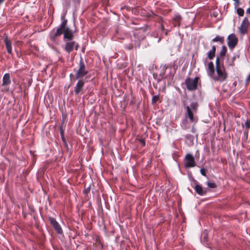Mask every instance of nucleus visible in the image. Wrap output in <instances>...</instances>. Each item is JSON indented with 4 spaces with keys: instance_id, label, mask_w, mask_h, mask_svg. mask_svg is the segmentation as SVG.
<instances>
[{
    "instance_id": "obj_1",
    "label": "nucleus",
    "mask_w": 250,
    "mask_h": 250,
    "mask_svg": "<svg viewBox=\"0 0 250 250\" xmlns=\"http://www.w3.org/2000/svg\"><path fill=\"white\" fill-rule=\"evenodd\" d=\"M62 21L59 26L54 28L49 34L50 40L55 42L62 35H63V40L68 41L65 42L64 49L68 53L71 52L74 49L77 50L79 45L75 41H72L74 35L72 30L67 25V20L64 18V16L62 17Z\"/></svg>"
},
{
    "instance_id": "obj_2",
    "label": "nucleus",
    "mask_w": 250,
    "mask_h": 250,
    "mask_svg": "<svg viewBox=\"0 0 250 250\" xmlns=\"http://www.w3.org/2000/svg\"><path fill=\"white\" fill-rule=\"evenodd\" d=\"M186 112L185 114V117L188 118L190 122L197 121L198 118L195 114L197 113L198 104L196 102H192L190 104V106H184Z\"/></svg>"
},
{
    "instance_id": "obj_3",
    "label": "nucleus",
    "mask_w": 250,
    "mask_h": 250,
    "mask_svg": "<svg viewBox=\"0 0 250 250\" xmlns=\"http://www.w3.org/2000/svg\"><path fill=\"white\" fill-rule=\"evenodd\" d=\"M78 67V69L76 71L74 80L81 79V78L86 75L88 73V70L86 69V66L82 58L80 59Z\"/></svg>"
},
{
    "instance_id": "obj_4",
    "label": "nucleus",
    "mask_w": 250,
    "mask_h": 250,
    "mask_svg": "<svg viewBox=\"0 0 250 250\" xmlns=\"http://www.w3.org/2000/svg\"><path fill=\"white\" fill-rule=\"evenodd\" d=\"M216 71L217 75L213 74V76L210 77L214 81L223 82L227 79L228 74L223 65L222 68H216Z\"/></svg>"
},
{
    "instance_id": "obj_5",
    "label": "nucleus",
    "mask_w": 250,
    "mask_h": 250,
    "mask_svg": "<svg viewBox=\"0 0 250 250\" xmlns=\"http://www.w3.org/2000/svg\"><path fill=\"white\" fill-rule=\"evenodd\" d=\"M199 78L196 77L194 79L188 78L185 80V84L188 91H194L197 89Z\"/></svg>"
},
{
    "instance_id": "obj_6",
    "label": "nucleus",
    "mask_w": 250,
    "mask_h": 250,
    "mask_svg": "<svg viewBox=\"0 0 250 250\" xmlns=\"http://www.w3.org/2000/svg\"><path fill=\"white\" fill-rule=\"evenodd\" d=\"M184 166L186 168L194 167L196 165L195 159L190 154H187L184 160Z\"/></svg>"
},
{
    "instance_id": "obj_7",
    "label": "nucleus",
    "mask_w": 250,
    "mask_h": 250,
    "mask_svg": "<svg viewBox=\"0 0 250 250\" xmlns=\"http://www.w3.org/2000/svg\"><path fill=\"white\" fill-rule=\"evenodd\" d=\"M48 220L57 233L58 234H62L63 233V230L61 225L56 221L55 218L52 217H49Z\"/></svg>"
},
{
    "instance_id": "obj_8",
    "label": "nucleus",
    "mask_w": 250,
    "mask_h": 250,
    "mask_svg": "<svg viewBox=\"0 0 250 250\" xmlns=\"http://www.w3.org/2000/svg\"><path fill=\"white\" fill-rule=\"evenodd\" d=\"M228 45L230 49H233L238 43V39L234 34H231L228 37Z\"/></svg>"
},
{
    "instance_id": "obj_9",
    "label": "nucleus",
    "mask_w": 250,
    "mask_h": 250,
    "mask_svg": "<svg viewBox=\"0 0 250 250\" xmlns=\"http://www.w3.org/2000/svg\"><path fill=\"white\" fill-rule=\"evenodd\" d=\"M250 22L248 18L245 17L241 24L240 27H239V31L240 33L242 35H245L247 33L248 27L250 25Z\"/></svg>"
},
{
    "instance_id": "obj_10",
    "label": "nucleus",
    "mask_w": 250,
    "mask_h": 250,
    "mask_svg": "<svg viewBox=\"0 0 250 250\" xmlns=\"http://www.w3.org/2000/svg\"><path fill=\"white\" fill-rule=\"evenodd\" d=\"M11 83L10 76L9 73L5 74L2 78V86L5 87V90L8 91L9 88V85Z\"/></svg>"
},
{
    "instance_id": "obj_11",
    "label": "nucleus",
    "mask_w": 250,
    "mask_h": 250,
    "mask_svg": "<svg viewBox=\"0 0 250 250\" xmlns=\"http://www.w3.org/2000/svg\"><path fill=\"white\" fill-rule=\"evenodd\" d=\"M85 82L83 79H79L76 86L74 87V92L76 95H79L83 88Z\"/></svg>"
},
{
    "instance_id": "obj_12",
    "label": "nucleus",
    "mask_w": 250,
    "mask_h": 250,
    "mask_svg": "<svg viewBox=\"0 0 250 250\" xmlns=\"http://www.w3.org/2000/svg\"><path fill=\"white\" fill-rule=\"evenodd\" d=\"M182 19L181 15L178 14H175L171 20V23L174 27H180Z\"/></svg>"
},
{
    "instance_id": "obj_13",
    "label": "nucleus",
    "mask_w": 250,
    "mask_h": 250,
    "mask_svg": "<svg viewBox=\"0 0 250 250\" xmlns=\"http://www.w3.org/2000/svg\"><path fill=\"white\" fill-rule=\"evenodd\" d=\"M194 189L198 194L201 196L206 195L208 192L207 189H204L202 186L199 184H196L194 186Z\"/></svg>"
},
{
    "instance_id": "obj_14",
    "label": "nucleus",
    "mask_w": 250,
    "mask_h": 250,
    "mask_svg": "<svg viewBox=\"0 0 250 250\" xmlns=\"http://www.w3.org/2000/svg\"><path fill=\"white\" fill-rule=\"evenodd\" d=\"M4 42L5 45V47L7 50V52L12 54V43L10 39L8 38V37H6L4 39Z\"/></svg>"
},
{
    "instance_id": "obj_15",
    "label": "nucleus",
    "mask_w": 250,
    "mask_h": 250,
    "mask_svg": "<svg viewBox=\"0 0 250 250\" xmlns=\"http://www.w3.org/2000/svg\"><path fill=\"white\" fill-rule=\"evenodd\" d=\"M207 72L208 75L210 77L213 76L215 73V69L214 64L212 62H209L208 63Z\"/></svg>"
},
{
    "instance_id": "obj_16",
    "label": "nucleus",
    "mask_w": 250,
    "mask_h": 250,
    "mask_svg": "<svg viewBox=\"0 0 250 250\" xmlns=\"http://www.w3.org/2000/svg\"><path fill=\"white\" fill-rule=\"evenodd\" d=\"M216 47L215 45L212 46V48L208 52V57L210 60H212L215 55Z\"/></svg>"
},
{
    "instance_id": "obj_17",
    "label": "nucleus",
    "mask_w": 250,
    "mask_h": 250,
    "mask_svg": "<svg viewBox=\"0 0 250 250\" xmlns=\"http://www.w3.org/2000/svg\"><path fill=\"white\" fill-rule=\"evenodd\" d=\"M212 42H219L221 44H223L225 42L224 37L220 36H216L215 38L212 40Z\"/></svg>"
},
{
    "instance_id": "obj_18",
    "label": "nucleus",
    "mask_w": 250,
    "mask_h": 250,
    "mask_svg": "<svg viewBox=\"0 0 250 250\" xmlns=\"http://www.w3.org/2000/svg\"><path fill=\"white\" fill-rule=\"evenodd\" d=\"M227 51V48L226 46L223 45L222 47V49L220 52V56L221 58H223L226 55V54Z\"/></svg>"
},
{
    "instance_id": "obj_19",
    "label": "nucleus",
    "mask_w": 250,
    "mask_h": 250,
    "mask_svg": "<svg viewBox=\"0 0 250 250\" xmlns=\"http://www.w3.org/2000/svg\"><path fill=\"white\" fill-rule=\"evenodd\" d=\"M237 14L238 16L242 17L244 15V10L242 8H238L236 10Z\"/></svg>"
},
{
    "instance_id": "obj_20",
    "label": "nucleus",
    "mask_w": 250,
    "mask_h": 250,
    "mask_svg": "<svg viewBox=\"0 0 250 250\" xmlns=\"http://www.w3.org/2000/svg\"><path fill=\"white\" fill-rule=\"evenodd\" d=\"M208 187L210 188H215L217 187V186L215 183L208 182L207 183Z\"/></svg>"
},
{
    "instance_id": "obj_21",
    "label": "nucleus",
    "mask_w": 250,
    "mask_h": 250,
    "mask_svg": "<svg viewBox=\"0 0 250 250\" xmlns=\"http://www.w3.org/2000/svg\"><path fill=\"white\" fill-rule=\"evenodd\" d=\"M215 63H216V68L222 67V66H221V65L220 64V59L218 57H217L216 58Z\"/></svg>"
},
{
    "instance_id": "obj_22",
    "label": "nucleus",
    "mask_w": 250,
    "mask_h": 250,
    "mask_svg": "<svg viewBox=\"0 0 250 250\" xmlns=\"http://www.w3.org/2000/svg\"><path fill=\"white\" fill-rule=\"evenodd\" d=\"M159 100V97L158 95H155L153 96L152 98V104H155Z\"/></svg>"
},
{
    "instance_id": "obj_23",
    "label": "nucleus",
    "mask_w": 250,
    "mask_h": 250,
    "mask_svg": "<svg viewBox=\"0 0 250 250\" xmlns=\"http://www.w3.org/2000/svg\"><path fill=\"white\" fill-rule=\"evenodd\" d=\"M200 173L204 176H207L206 173L207 170L204 168H202L200 169Z\"/></svg>"
},
{
    "instance_id": "obj_24",
    "label": "nucleus",
    "mask_w": 250,
    "mask_h": 250,
    "mask_svg": "<svg viewBox=\"0 0 250 250\" xmlns=\"http://www.w3.org/2000/svg\"><path fill=\"white\" fill-rule=\"evenodd\" d=\"M90 191V188L89 187H87V188H85L84 189H83V193L85 194H88L89 192Z\"/></svg>"
},
{
    "instance_id": "obj_25",
    "label": "nucleus",
    "mask_w": 250,
    "mask_h": 250,
    "mask_svg": "<svg viewBox=\"0 0 250 250\" xmlns=\"http://www.w3.org/2000/svg\"><path fill=\"white\" fill-rule=\"evenodd\" d=\"M139 141L140 143V144L142 145L143 147L145 146L146 145V142L144 139H139Z\"/></svg>"
},
{
    "instance_id": "obj_26",
    "label": "nucleus",
    "mask_w": 250,
    "mask_h": 250,
    "mask_svg": "<svg viewBox=\"0 0 250 250\" xmlns=\"http://www.w3.org/2000/svg\"><path fill=\"white\" fill-rule=\"evenodd\" d=\"M235 58H236L235 56L233 57V58H232V62L229 64V65H230V66L234 65V62L235 60Z\"/></svg>"
},
{
    "instance_id": "obj_27",
    "label": "nucleus",
    "mask_w": 250,
    "mask_h": 250,
    "mask_svg": "<svg viewBox=\"0 0 250 250\" xmlns=\"http://www.w3.org/2000/svg\"><path fill=\"white\" fill-rule=\"evenodd\" d=\"M246 83H248L250 82V74L249 75V76L247 78V79L246 80Z\"/></svg>"
},
{
    "instance_id": "obj_28",
    "label": "nucleus",
    "mask_w": 250,
    "mask_h": 250,
    "mask_svg": "<svg viewBox=\"0 0 250 250\" xmlns=\"http://www.w3.org/2000/svg\"><path fill=\"white\" fill-rule=\"evenodd\" d=\"M235 1V6H237L239 4V0H234Z\"/></svg>"
},
{
    "instance_id": "obj_29",
    "label": "nucleus",
    "mask_w": 250,
    "mask_h": 250,
    "mask_svg": "<svg viewBox=\"0 0 250 250\" xmlns=\"http://www.w3.org/2000/svg\"><path fill=\"white\" fill-rule=\"evenodd\" d=\"M60 131H61V137H62V136H64V134H63V131L62 129V128L60 129Z\"/></svg>"
},
{
    "instance_id": "obj_30",
    "label": "nucleus",
    "mask_w": 250,
    "mask_h": 250,
    "mask_svg": "<svg viewBox=\"0 0 250 250\" xmlns=\"http://www.w3.org/2000/svg\"><path fill=\"white\" fill-rule=\"evenodd\" d=\"M161 29L163 31L164 30L165 28L163 24L161 25Z\"/></svg>"
},
{
    "instance_id": "obj_31",
    "label": "nucleus",
    "mask_w": 250,
    "mask_h": 250,
    "mask_svg": "<svg viewBox=\"0 0 250 250\" xmlns=\"http://www.w3.org/2000/svg\"><path fill=\"white\" fill-rule=\"evenodd\" d=\"M62 137V141L64 142V140H65V139H64V136H62V137Z\"/></svg>"
},
{
    "instance_id": "obj_32",
    "label": "nucleus",
    "mask_w": 250,
    "mask_h": 250,
    "mask_svg": "<svg viewBox=\"0 0 250 250\" xmlns=\"http://www.w3.org/2000/svg\"><path fill=\"white\" fill-rule=\"evenodd\" d=\"M72 76H73V75L72 74H71L70 75V77L71 80H72Z\"/></svg>"
},
{
    "instance_id": "obj_33",
    "label": "nucleus",
    "mask_w": 250,
    "mask_h": 250,
    "mask_svg": "<svg viewBox=\"0 0 250 250\" xmlns=\"http://www.w3.org/2000/svg\"><path fill=\"white\" fill-rule=\"evenodd\" d=\"M165 75V72H164L162 74V75Z\"/></svg>"
},
{
    "instance_id": "obj_34",
    "label": "nucleus",
    "mask_w": 250,
    "mask_h": 250,
    "mask_svg": "<svg viewBox=\"0 0 250 250\" xmlns=\"http://www.w3.org/2000/svg\"><path fill=\"white\" fill-rule=\"evenodd\" d=\"M129 49H131V48H132V46H131V47H129L128 48Z\"/></svg>"
}]
</instances>
